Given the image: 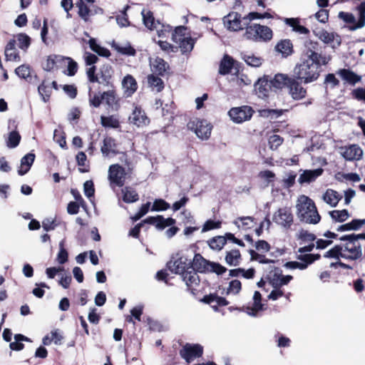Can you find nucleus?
Returning a JSON list of instances; mask_svg holds the SVG:
<instances>
[{"label": "nucleus", "mask_w": 365, "mask_h": 365, "mask_svg": "<svg viewBox=\"0 0 365 365\" xmlns=\"http://www.w3.org/2000/svg\"><path fill=\"white\" fill-rule=\"evenodd\" d=\"M323 173L322 168L315 170H307L302 173L298 179L300 184L309 183L314 181L317 178L320 176Z\"/></svg>", "instance_id": "aec40b11"}, {"label": "nucleus", "mask_w": 365, "mask_h": 365, "mask_svg": "<svg viewBox=\"0 0 365 365\" xmlns=\"http://www.w3.org/2000/svg\"><path fill=\"white\" fill-rule=\"evenodd\" d=\"M88 44L91 49L101 56L108 57L110 55V51L98 45L95 38H90Z\"/></svg>", "instance_id": "58836bf2"}, {"label": "nucleus", "mask_w": 365, "mask_h": 365, "mask_svg": "<svg viewBox=\"0 0 365 365\" xmlns=\"http://www.w3.org/2000/svg\"><path fill=\"white\" fill-rule=\"evenodd\" d=\"M103 101L105 102L113 110H117L119 108L118 100L114 90H108L102 93Z\"/></svg>", "instance_id": "4be33fe9"}, {"label": "nucleus", "mask_w": 365, "mask_h": 365, "mask_svg": "<svg viewBox=\"0 0 365 365\" xmlns=\"http://www.w3.org/2000/svg\"><path fill=\"white\" fill-rule=\"evenodd\" d=\"M321 65L322 63L319 61L302 58L294 69V76L304 83L315 81L319 76Z\"/></svg>", "instance_id": "7ed1b4c3"}, {"label": "nucleus", "mask_w": 365, "mask_h": 365, "mask_svg": "<svg viewBox=\"0 0 365 365\" xmlns=\"http://www.w3.org/2000/svg\"><path fill=\"white\" fill-rule=\"evenodd\" d=\"M19 42V47L22 50L26 51L30 46L31 38L26 34H20L17 36Z\"/></svg>", "instance_id": "603ef678"}, {"label": "nucleus", "mask_w": 365, "mask_h": 365, "mask_svg": "<svg viewBox=\"0 0 365 365\" xmlns=\"http://www.w3.org/2000/svg\"><path fill=\"white\" fill-rule=\"evenodd\" d=\"M242 59L244 60L246 63L252 67H259L262 65L263 59L257 56L252 53H241Z\"/></svg>", "instance_id": "e433bc0d"}, {"label": "nucleus", "mask_w": 365, "mask_h": 365, "mask_svg": "<svg viewBox=\"0 0 365 365\" xmlns=\"http://www.w3.org/2000/svg\"><path fill=\"white\" fill-rule=\"evenodd\" d=\"M190 265L192 269L200 273L214 272L220 275L227 271L226 267L219 263L207 260L200 254L195 255Z\"/></svg>", "instance_id": "20e7f679"}, {"label": "nucleus", "mask_w": 365, "mask_h": 365, "mask_svg": "<svg viewBox=\"0 0 365 365\" xmlns=\"http://www.w3.org/2000/svg\"><path fill=\"white\" fill-rule=\"evenodd\" d=\"M225 26L230 31H238L248 26V22L237 12H230L223 18Z\"/></svg>", "instance_id": "1a4fd4ad"}, {"label": "nucleus", "mask_w": 365, "mask_h": 365, "mask_svg": "<svg viewBox=\"0 0 365 365\" xmlns=\"http://www.w3.org/2000/svg\"><path fill=\"white\" fill-rule=\"evenodd\" d=\"M148 86L157 92L161 91L164 88V83L163 80L158 76H155L154 74H150L148 76Z\"/></svg>", "instance_id": "4c0bfd02"}, {"label": "nucleus", "mask_w": 365, "mask_h": 365, "mask_svg": "<svg viewBox=\"0 0 365 365\" xmlns=\"http://www.w3.org/2000/svg\"><path fill=\"white\" fill-rule=\"evenodd\" d=\"M129 120L131 123L138 127L146 125L149 123V119L145 115L144 111L138 107H135L131 115L129 117Z\"/></svg>", "instance_id": "f3484780"}, {"label": "nucleus", "mask_w": 365, "mask_h": 365, "mask_svg": "<svg viewBox=\"0 0 365 365\" xmlns=\"http://www.w3.org/2000/svg\"><path fill=\"white\" fill-rule=\"evenodd\" d=\"M304 48L303 50V56L305 59H310L322 63L326 65L331 60L329 56L323 55L319 53V43L317 41L307 40L304 42Z\"/></svg>", "instance_id": "0eeeda50"}, {"label": "nucleus", "mask_w": 365, "mask_h": 365, "mask_svg": "<svg viewBox=\"0 0 365 365\" xmlns=\"http://www.w3.org/2000/svg\"><path fill=\"white\" fill-rule=\"evenodd\" d=\"M364 225H365L364 220H353L351 222L340 225L336 230L338 232H345L350 230H358Z\"/></svg>", "instance_id": "72a5a7b5"}, {"label": "nucleus", "mask_w": 365, "mask_h": 365, "mask_svg": "<svg viewBox=\"0 0 365 365\" xmlns=\"http://www.w3.org/2000/svg\"><path fill=\"white\" fill-rule=\"evenodd\" d=\"M64 59L68 62L66 74L69 76H74L78 70L77 63L70 57H66Z\"/></svg>", "instance_id": "6e6d98bb"}, {"label": "nucleus", "mask_w": 365, "mask_h": 365, "mask_svg": "<svg viewBox=\"0 0 365 365\" xmlns=\"http://www.w3.org/2000/svg\"><path fill=\"white\" fill-rule=\"evenodd\" d=\"M197 271L192 269L190 266L182 274L183 281L185 282L187 287L192 286L194 284H198L200 282L199 277L197 274Z\"/></svg>", "instance_id": "393cba45"}, {"label": "nucleus", "mask_w": 365, "mask_h": 365, "mask_svg": "<svg viewBox=\"0 0 365 365\" xmlns=\"http://www.w3.org/2000/svg\"><path fill=\"white\" fill-rule=\"evenodd\" d=\"M296 215L298 219L307 224L316 225L319 222V215L314 201L309 197L302 195L296 202Z\"/></svg>", "instance_id": "f03ea898"}, {"label": "nucleus", "mask_w": 365, "mask_h": 365, "mask_svg": "<svg viewBox=\"0 0 365 365\" xmlns=\"http://www.w3.org/2000/svg\"><path fill=\"white\" fill-rule=\"evenodd\" d=\"M235 60L228 55H225L220 63L219 73L227 75L230 73L233 68Z\"/></svg>", "instance_id": "c85d7f7f"}, {"label": "nucleus", "mask_w": 365, "mask_h": 365, "mask_svg": "<svg viewBox=\"0 0 365 365\" xmlns=\"http://www.w3.org/2000/svg\"><path fill=\"white\" fill-rule=\"evenodd\" d=\"M170 207L169 203L165 202L164 200L158 199L155 200L153 202L152 210L153 211H163L166 210Z\"/></svg>", "instance_id": "4d7b16f0"}, {"label": "nucleus", "mask_w": 365, "mask_h": 365, "mask_svg": "<svg viewBox=\"0 0 365 365\" xmlns=\"http://www.w3.org/2000/svg\"><path fill=\"white\" fill-rule=\"evenodd\" d=\"M341 155L348 161L359 160L363 156L362 149L356 144L341 148Z\"/></svg>", "instance_id": "ddd939ff"}, {"label": "nucleus", "mask_w": 365, "mask_h": 365, "mask_svg": "<svg viewBox=\"0 0 365 365\" xmlns=\"http://www.w3.org/2000/svg\"><path fill=\"white\" fill-rule=\"evenodd\" d=\"M101 123L106 128H117L119 127V121L114 115L101 116Z\"/></svg>", "instance_id": "a18cd8bd"}, {"label": "nucleus", "mask_w": 365, "mask_h": 365, "mask_svg": "<svg viewBox=\"0 0 365 365\" xmlns=\"http://www.w3.org/2000/svg\"><path fill=\"white\" fill-rule=\"evenodd\" d=\"M227 237L225 236H217L208 241L210 247L215 250H220L227 242Z\"/></svg>", "instance_id": "ea45409f"}, {"label": "nucleus", "mask_w": 365, "mask_h": 365, "mask_svg": "<svg viewBox=\"0 0 365 365\" xmlns=\"http://www.w3.org/2000/svg\"><path fill=\"white\" fill-rule=\"evenodd\" d=\"M340 242L325 252L326 258H343L355 261L360 259L363 255L362 247L359 242L354 240L351 235H344L339 238Z\"/></svg>", "instance_id": "f257e3e1"}, {"label": "nucleus", "mask_w": 365, "mask_h": 365, "mask_svg": "<svg viewBox=\"0 0 365 365\" xmlns=\"http://www.w3.org/2000/svg\"><path fill=\"white\" fill-rule=\"evenodd\" d=\"M83 190L85 195L88 197L91 198L93 197L95 189H94V185L92 180H86L83 184Z\"/></svg>", "instance_id": "0e129e2a"}, {"label": "nucleus", "mask_w": 365, "mask_h": 365, "mask_svg": "<svg viewBox=\"0 0 365 365\" xmlns=\"http://www.w3.org/2000/svg\"><path fill=\"white\" fill-rule=\"evenodd\" d=\"M76 6L78 8V14L81 18L84 21H88L91 13V10L88 6L82 1H78L76 3Z\"/></svg>", "instance_id": "de8ad7c7"}, {"label": "nucleus", "mask_w": 365, "mask_h": 365, "mask_svg": "<svg viewBox=\"0 0 365 365\" xmlns=\"http://www.w3.org/2000/svg\"><path fill=\"white\" fill-rule=\"evenodd\" d=\"M240 251L238 250H232L227 252L225 261L230 266H237L240 264Z\"/></svg>", "instance_id": "a19ab883"}, {"label": "nucleus", "mask_w": 365, "mask_h": 365, "mask_svg": "<svg viewBox=\"0 0 365 365\" xmlns=\"http://www.w3.org/2000/svg\"><path fill=\"white\" fill-rule=\"evenodd\" d=\"M5 57L6 61H20L21 58L16 48V41L11 39L5 48Z\"/></svg>", "instance_id": "412c9836"}, {"label": "nucleus", "mask_w": 365, "mask_h": 365, "mask_svg": "<svg viewBox=\"0 0 365 365\" xmlns=\"http://www.w3.org/2000/svg\"><path fill=\"white\" fill-rule=\"evenodd\" d=\"M356 9L359 12V19L356 24L349 27V29L352 31L361 29L365 26V1H362Z\"/></svg>", "instance_id": "c9c22d12"}, {"label": "nucleus", "mask_w": 365, "mask_h": 365, "mask_svg": "<svg viewBox=\"0 0 365 365\" xmlns=\"http://www.w3.org/2000/svg\"><path fill=\"white\" fill-rule=\"evenodd\" d=\"M144 222L155 225L158 229L163 230L166 227L173 225L175 223V220L171 217L165 219L161 215H158L157 217H149L146 218Z\"/></svg>", "instance_id": "dca6fc26"}, {"label": "nucleus", "mask_w": 365, "mask_h": 365, "mask_svg": "<svg viewBox=\"0 0 365 365\" xmlns=\"http://www.w3.org/2000/svg\"><path fill=\"white\" fill-rule=\"evenodd\" d=\"M179 44L181 51L183 53L190 52L192 50L195 44V41L191 37H185L181 38L179 42H175Z\"/></svg>", "instance_id": "c03bdc74"}, {"label": "nucleus", "mask_w": 365, "mask_h": 365, "mask_svg": "<svg viewBox=\"0 0 365 365\" xmlns=\"http://www.w3.org/2000/svg\"><path fill=\"white\" fill-rule=\"evenodd\" d=\"M272 222L284 229H289L294 222L291 207H282L277 209L273 213Z\"/></svg>", "instance_id": "6e6552de"}, {"label": "nucleus", "mask_w": 365, "mask_h": 365, "mask_svg": "<svg viewBox=\"0 0 365 365\" xmlns=\"http://www.w3.org/2000/svg\"><path fill=\"white\" fill-rule=\"evenodd\" d=\"M267 86L269 85L267 81L259 79L255 84V90L258 91L259 95L265 96H267V93L268 91L266 88Z\"/></svg>", "instance_id": "680f3d73"}, {"label": "nucleus", "mask_w": 365, "mask_h": 365, "mask_svg": "<svg viewBox=\"0 0 365 365\" xmlns=\"http://www.w3.org/2000/svg\"><path fill=\"white\" fill-rule=\"evenodd\" d=\"M249 253L251 256L252 260L258 261L259 263H262V264H269L272 262V260L266 258V257L264 255L258 254L253 250H250L249 251Z\"/></svg>", "instance_id": "13d9d810"}, {"label": "nucleus", "mask_w": 365, "mask_h": 365, "mask_svg": "<svg viewBox=\"0 0 365 365\" xmlns=\"http://www.w3.org/2000/svg\"><path fill=\"white\" fill-rule=\"evenodd\" d=\"M116 147L115 140L110 137H106L103 140V144L101 147V153L104 156H108L110 153L116 154L115 150Z\"/></svg>", "instance_id": "f704fd0d"}, {"label": "nucleus", "mask_w": 365, "mask_h": 365, "mask_svg": "<svg viewBox=\"0 0 365 365\" xmlns=\"http://www.w3.org/2000/svg\"><path fill=\"white\" fill-rule=\"evenodd\" d=\"M188 129L195 132L202 140H207L211 134L212 126L205 120L194 119L187 123Z\"/></svg>", "instance_id": "9d476101"}, {"label": "nucleus", "mask_w": 365, "mask_h": 365, "mask_svg": "<svg viewBox=\"0 0 365 365\" xmlns=\"http://www.w3.org/2000/svg\"><path fill=\"white\" fill-rule=\"evenodd\" d=\"M35 159V155L33 153H28L24 155L21 160V166L18 170L19 175H24L30 170Z\"/></svg>", "instance_id": "cd10ccee"}, {"label": "nucleus", "mask_w": 365, "mask_h": 365, "mask_svg": "<svg viewBox=\"0 0 365 365\" xmlns=\"http://www.w3.org/2000/svg\"><path fill=\"white\" fill-rule=\"evenodd\" d=\"M329 215L334 221L339 222H343L349 217L347 210H332L329 212Z\"/></svg>", "instance_id": "37998d69"}, {"label": "nucleus", "mask_w": 365, "mask_h": 365, "mask_svg": "<svg viewBox=\"0 0 365 365\" xmlns=\"http://www.w3.org/2000/svg\"><path fill=\"white\" fill-rule=\"evenodd\" d=\"M275 49L285 57L291 55L293 52L292 43L289 39L282 40L276 45Z\"/></svg>", "instance_id": "473e14b6"}, {"label": "nucleus", "mask_w": 365, "mask_h": 365, "mask_svg": "<svg viewBox=\"0 0 365 365\" xmlns=\"http://www.w3.org/2000/svg\"><path fill=\"white\" fill-rule=\"evenodd\" d=\"M283 142V138L279 135H272L269 138L271 149L276 150Z\"/></svg>", "instance_id": "69168bd1"}, {"label": "nucleus", "mask_w": 365, "mask_h": 365, "mask_svg": "<svg viewBox=\"0 0 365 365\" xmlns=\"http://www.w3.org/2000/svg\"><path fill=\"white\" fill-rule=\"evenodd\" d=\"M152 71L158 75L163 76L169 68L168 64L161 58L157 57L150 64Z\"/></svg>", "instance_id": "b1692460"}, {"label": "nucleus", "mask_w": 365, "mask_h": 365, "mask_svg": "<svg viewBox=\"0 0 365 365\" xmlns=\"http://www.w3.org/2000/svg\"><path fill=\"white\" fill-rule=\"evenodd\" d=\"M187 27L184 26H177L172 34V39L174 42H179V41L185 37V31Z\"/></svg>", "instance_id": "864d4df0"}, {"label": "nucleus", "mask_w": 365, "mask_h": 365, "mask_svg": "<svg viewBox=\"0 0 365 365\" xmlns=\"http://www.w3.org/2000/svg\"><path fill=\"white\" fill-rule=\"evenodd\" d=\"M284 22L287 25L292 28V30L299 34L307 35L309 33V30L299 24V20L294 18H287L284 19Z\"/></svg>", "instance_id": "2f4dec72"}, {"label": "nucleus", "mask_w": 365, "mask_h": 365, "mask_svg": "<svg viewBox=\"0 0 365 365\" xmlns=\"http://www.w3.org/2000/svg\"><path fill=\"white\" fill-rule=\"evenodd\" d=\"M203 348L200 344H186L180 351V354L187 363L202 356Z\"/></svg>", "instance_id": "f8f14e48"}, {"label": "nucleus", "mask_w": 365, "mask_h": 365, "mask_svg": "<svg viewBox=\"0 0 365 365\" xmlns=\"http://www.w3.org/2000/svg\"><path fill=\"white\" fill-rule=\"evenodd\" d=\"M336 73L342 78V80L351 85H355L361 80V76L355 73L350 69H339Z\"/></svg>", "instance_id": "6ab92c4d"}, {"label": "nucleus", "mask_w": 365, "mask_h": 365, "mask_svg": "<svg viewBox=\"0 0 365 365\" xmlns=\"http://www.w3.org/2000/svg\"><path fill=\"white\" fill-rule=\"evenodd\" d=\"M141 14L143 16V24L147 28L150 30L157 29L156 24L155 23V19L150 11L143 9L141 12Z\"/></svg>", "instance_id": "79ce46f5"}, {"label": "nucleus", "mask_w": 365, "mask_h": 365, "mask_svg": "<svg viewBox=\"0 0 365 365\" xmlns=\"http://www.w3.org/2000/svg\"><path fill=\"white\" fill-rule=\"evenodd\" d=\"M21 135L16 131H12L9 133L6 145L10 148H16L20 142Z\"/></svg>", "instance_id": "09e8293b"}, {"label": "nucleus", "mask_w": 365, "mask_h": 365, "mask_svg": "<svg viewBox=\"0 0 365 365\" xmlns=\"http://www.w3.org/2000/svg\"><path fill=\"white\" fill-rule=\"evenodd\" d=\"M292 79V78H289L287 75L278 73L270 81V85L276 88L281 89L285 86L289 87Z\"/></svg>", "instance_id": "7c9ffc66"}, {"label": "nucleus", "mask_w": 365, "mask_h": 365, "mask_svg": "<svg viewBox=\"0 0 365 365\" xmlns=\"http://www.w3.org/2000/svg\"><path fill=\"white\" fill-rule=\"evenodd\" d=\"M242 284L241 282L237 279L232 280L229 284V287L227 289V294H238L241 290Z\"/></svg>", "instance_id": "052dcab7"}, {"label": "nucleus", "mask_w": 365, "mask_h": 365, "mask_svg": "<svg viewBox=\"0 0 365 365\" xmlns=\"http://www.w3.org/2000/svg\"><path fill=\"white\" fill-rule=\"evenodd\" d=\"M253 109L247 106L236 107L231 108L228 114L232 120L236 123H241L244 121L250 120L252 115Z\"/></svg>", "instance_id": "9b49d317"}, {"label": "nucleus", "mask_w": 365, "mask_h": 365, "mask_svg": "<svg viewBox=\"0 0 365 365\" xmlns=\"http://www.w3.org/2000/svg\"><path fill=\"white\" fill-rule=\"evenodd\" d=\"M298 238L304 242H314L316 240V236L309 232L307 230H301L299 232Z\"/></svg>", "instance_id": "bf43d9fd"}, {"label": "nucleus", "mask_w": 365, "mask_h": 365, "mask_svg": "<svg viewBox=\"0 0 365 365\" xmlns=\"http://www.w3.org/2000/svg\"><path fill=\"white\" fill-rule=\"evenodd\" d=\"M314 33L316 36H317L322 41L325 43L336 42L337 46L341 44L340 36L333 32H328L325 30H320L318 31H314Z\"/></svg>", "instance_id": "a211bd4d"}, {"label": "nucleus", "mask_w": 365, "mask_h": 365, "mask_svg": "<svg viewBox=\"0 0 365 365\" xmlns=\"http://www.w3.org/2000/svg\"><path fill=\"white\" fill-rule=\"evenodd\" d=\"M320 255L316 254H304V255H299L297 257V259L302 262H307L309 264L313 263L314 261L319 259L320 258Z\"/></svg>", "instance_id": "e2e57ef3"}, {"label": "nucleus", "mask_w": 365, "mask_h": 365, "mask_svg": "<svg viewBox=\"0 0 365 365\" xmlns=\"http://www.w3.org/2000/svg\"><path fill=\"white\" fill-rule=\"evenodd\" d=\"M58 225L55 219L46 218L42 222V227L46 232L53 230Z\"/></svg>", "instance_id": "338daca9"}, {"label": "nucleus", "mask_w": 365, "mask_h": 365, "mask_svg": "<svg viewBox=\"0 0 365 365\" xmlns=\"http://www.w3.org/2000/svg\"><path fill=\"white\" fill-rule=\"evenodd\" d=\"M127 170L119 164H113L109 166L108 178L111 185L123 187L128 175L131 174L133 168L127 158L125 160Z\"/></svg>", "instance_id": "423d86ee"}, {"label": "nucleus", "mask_w": 365, "mask_h": 365, "mask_svg": "<svg viewBox=\"0 0 365 365\" xmlns=\"http://www.w3.org/2000/svg\"><path fill=\"white\" fill-rule=\"evenodd\" d=\"M38 91L39 94L41 96L44 102L48 101L51 93V88L49 86L46 85L44 81L38 86Z\"/></svg>", "instance_id": "3c124183"}, {"label": "nucleus", "mask_w": 365, "mask_h": 365, "mask_svg": "<svg viewBox=\"0 0 365 365\" xmlns=\"http://www.w3.org/2000/svg\"><path fill=\"white\" fill-rule=\"evenodd\" d=\"M16 74L22 78H24L28 82L34 83L37 76H33L31 73V68L28 65H21L15 69Z\"/></svg>", "instance_id": "bb28decb"}, {"label": "nucleus", "mask_w": 365, "mask_h": 365, "mask_svg": "<svg viewBox=\"0 0 365 365\" xmlns=\"http://www.w3.org/2000/svg\"><path fill=\"white\" fill-rule=\"evenodd\" d=\"M322 199L331 207H335L341 199V196L336 191L328 189L323 195Z\"/></svg>", "instance_id": "a878e982"}, {"label": "nucleus", "mask_w": 365, "mask_h": 365, "mask_svg": "<svg viewBox=\"0 0 365 365\" xmlns=\"http://www.w3.org/2000/svg\"><path fill=\"white\" fill-rule=\"evenodd\" d=\"M272 31L267 26L257 24L247 26L244 36L246 39L255 42L270 41L272 38Z\"/></svg>", "instance_id": "39448f33"}, {"label": "nucleus", "mask_w": 365, "mask_h": 365, "mask_svg": "<svg viewBox=\"0 0 365 365\" xmlns=\"http://www.w3.org/2000/svg\"><path fill=\"white\" fill-rule=\"evenodd\" d=\"M351 94L357 101L365 103V88H357L352 91Z\"/></svg>", "instance_id": "774afa93"}, {"label": "nucleus", "mask_w": 365, "mask_h": 365, "mask_svg": "<svg viewBox=\"0 0 365 365\" xmlns=\"http://www.w3.org/2000/svg\"><path fill=\"white\" fill-rule=\"evenodd\" d=\"M122 191L123 193V200L124 202L130 203L138 200V195L135 190L125 187Z\"/></svg>", "instance_id": "49530a36"}, {"label": "nucleus", "mask_w": 365, "mask_h": 365, "mask_svg": "<svg viewBox=\"0 0 365 365\" xmlns=\"http://www.w3.org/2000/svg\"><path fill=\"white\" fill-rule=\"evenodd\" d=\"M191 264V261L187 262L185 257H180L175 261H170L167 263L169 270L175 274H182Z\"/></svg>", "instance_id": "4468645a"}, {"label": "nucleus", "mask_w": 365, "mask_h": 365, "mask_svg": "<svg viewBox=\"0 0 365 365\" xmlns=\"http://www.w3.org/2000/svg\"><path fill=\"white\" fill-rule=\"evenodd\" d=\"M259 114L264 118H274L280 116L282 114V111L275 109H263L259 110Z\"/></svg>", "instance_id": "5fc2aeb1"}, {"label": "nucleus", "mask_w": 365, "mask_h": 365, "mask_svg": "<svg viewBox=\"0 0 365 365\" xmlns=\"http://www.w3.org/2000/svg\"><path fill=\"white\" fill-rule=\"evenodd\" d=\"M112 74L113 71L111 66L109 65H103L100 69L98 83L109 86Z\"/></svg>", "instance_id": "c756f323"}, {"label": "nucleus", "mask_w": 365, "mask_h": 365, "mask_svg": "<svg viewBox=\"0 0 365 365\" xmlns=\"http://www.w3.org/2000/svg\"><path fill=\"white\" fill-rule=\"evenodd\" d=\"M289 94L294 100L304 98L307 95V90L296 79L292 78L289 85Z\"/></svg>", "instance_id": "2eb2a0df"}, {"label": "nucleus", "mask_w": 365, "mask_h": 365, "mask_svg": "<svg viewBox=\"0 0 365 365\" xmlns=\"http://www.w3.org/2000/svg\"><path fill=\"white\" fill-rule=\"evenodd\" d=\"M122 86L126 96H132L137 90L138 86L135 79L131 75H127L122 81Z\"/></svg>", "instance_id": "5701e85b"}, {"label": "nucleus", "mask_w": 365, "mask_h": 365, "mask_svg": "<svg viewBox=\"0 0 365 365\" xmlns=\"http://www.w3.org/2000/svg\"><path fill=\"white\" fill-rule=\"evenodd\" d=\"M254 300V308L251 312H248L250 315L255 316L256 312L262 309V304L261 303V294L258 291H255L253 295Z\"/></svg>", "instance_id": "8fccbe9b"}]
</instances>
